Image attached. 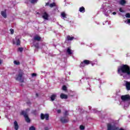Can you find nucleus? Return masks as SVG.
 I'll return each mask as SVG.
<instances>
[{
    "label": "nucleus",
    "instance_id": "f257e3e1",
    "mask_svg": "<svg viewBox=\"0 0 130 130\" xmlns=\"http://www.w3.org/2000/svg\"><path fill=\"white\" fill-rule=\"evenodd\" d=\"M117 73L120 76H122L124 79L126 78V76L130 77V67L126 64L119 66L117 68Z\"/></svg>",
    "mask_w": 130,
    "mask_h": 130
},
{
    "label": "nucleus",
    "instance_id": "f03ea898",
    "mask_svg": "<svg viewBox=\"0 0 130 130\" xmlns=\"http://www.w3.org/2000/svg\"><path fill=\"white\" fill-rule=\"evenodd\" d=\"M23 75L24 73H23L22 71H19V74L16 75V78H15V79L16 81H20L21 83H24V79H22Z\"/></svg>",
    "mask_w": 130,
    "mask_h": 130
},
{
    "label": "nucleus",
    "instance_id": "7ed1b4c3",
    "mask_svg": "<svg viewBox=\"0 0 130 130\" xmlns=\"http://www.w3.org/2000/svg\"><path fill=\"white\" fill-rule=\"evenodd\" d=\"M20 114H21V115H23V116H24V117L25 119V121L26 122H27L28 123L31 122V120L29 118V116H28V114H27V112L26 111H21Z\"/></svg>",
    "mask_w": 130,
    "mask_h": 130
},
{
    "label": "nucleus",
    "instance_id": "20e7f679",
    "mask_svg": "<svg viewBox=\"0 0 130 130\" xmlns=\"http://www.w3.org/2000/svg\"><path fill=\"white\" fill-rule=\"evenodd\" d=\"M91 63V61L89 60H84L83 61L81 62L80 63V68H84L85 66H88Z\"/></svg>",
    "mask_w": 130,
    "mask_h": 130
},
{
    "label": "nucleus",
    "instance_id": "39448f33",
    "mask_svg": "<svg viewBox=\"0 0 130 130\" xmlns=\"http://www.w3.org/2000/svg\"><path fill=\"white\" fill-rule=\"evenodd\" d=\"M118 128L115 126V125H112L111 124H108L107 125V130H117Z\"/></svg>",
    "mask_w": 130,
    "mask_h": 130
},
{
    "label": "nucleus",
    "instance_id": "423d86ee",
    "mask_svg": "<svg viewBox=\"0 0 130 130\" xmlns=\"http://www.w3.org/2000/svg\"><path fill=\"white\" fill-rule=\"evenodd\" d=\"M41 119L43 120L44 119H46V120H49V114H41Z\"/></svg>",
    "mask_w": 130,
    "mask_h": 130
},
{
    "label": "nucleus",
    "instance_id": "0eeeda50",
    "mask_svg": "<svg viewBox=\"0 0 130 130\" xmlns=\"http://www.w3.org/2000/svg\"><path fill=\"white\" fill-rule=\"evenodd\" d=\"M121 99L122 100V101H129L130 96L128 94L122 95L121 96Z\"/></svg>",
    "mask_w": 130,
    "mask_h": 130
},
{
    "label": "nucleus",
    "instance_id": "6e6552de",
    "mask_svg": "<svg viewBox=\"0 0 130 130\" xmlns=\"http://www.w3.org/2000/svg\"><path fill=\"white\" fill-rule=\"evenodd\" d=\"M34 41H41V37L38 35L35 36L32 39V42H34Z\"/></svg>",
    "mask_w": 130,
    "mask_h": 130
},
{
    "label": "nucleus",
    "instance_id": "1a4fd4ad",
    "mask_svg": "<svg viewBox=\"0 0 130 130\" xmlns=\"http://www.w3.org/2000/svg\"><path fill=\"white\" fill-rule=\"evenodd\" d=\"M60 120L62 123H67L69 122V118H67L66 117H62Z\"/></svg>",
    "mask_w": 130,
    "mask_h": 130
},
{
    "label": "nucleus",
    "instance_id": "9d476101",
    "mask_svg": "<svg viewBox=\"0 0 130 130\" xmlns=\"http://www.w3.org/2000/svg\"><path fill=\"white\" fill-rule=\"evenodd\" d=\"M48 6H49L50 8H53V7H56V4L54 2L51 3L50 4H49V2L46 3L45 6L47 7Z\"/></svg>",
    "mask_w": 130,
    "mask_h": 130
},
{
    "label": "nucleus",
    "instance_id": "9b49d317",
    "mask_svg": "<svg viewBox=\"0 0 130 130\" xmlns=\"http://www.w3.org/2000/svg\"><path fill=\"white\" fill-rule=\"evenodd\" d=\"M48 17H49V15H48V14H47V12H45L42 15V18L44 19V20H48Z\"/></svg>",
    "mask_w": 130,
    "mask_h": 130
},
{
    "label": "nucleus",
    "instance_id": "f8f14e48",
    "mask_svg": "<svg viewBox=\"0 0 130 130\" xmlns=\"http://www.w3.org/2000/svg\"><path fill=\"white\" fill-rule=\"evenodd\" d=\"M75 39V38L74 37H71L70 36H67L66 38V41H72V40H74Z\"/></svg>",
    "mask_w": 130,
    "mask_h": 130
},
{
    "label": "nucleus",
    "instance_id": "ddd939ff",
    "mask_svg": "<svg viewBox=\"0 0 130 130\" xmlns=\"http://www.w3.org/2000/svg\"><path fill=\"white\" fill-rule=\"evenodd\" d=\"M14 128L15 130L19 129V125L18 124V122L17 121H15L14 123Z\"/></svg>",
    "mask_w": 130,
    "mask_h": 130
},
{
    "label": "nucleus",
    "instance_id": "4468645a",
    "mask_svg": "<svg viewBox=\"0 0 130 130\" xmlns=\"http://www.w3.org/2000/svg\"><path fill=\"white\" fill-rule=\"evenodd\" d=\"M60 97L61 99H68V95L63 93H61Z\"/></svg>",
    "mask_w": 130,
    "mask_h": 130
},
{
    "label": "nucleus",
    "instance_id": "2eb2a0df",
    "mask_svg": "<svg viewBox=\"0 0 130 130\" xmlns=\"http://www.w3.org/2000/svg\"><path fill=\"white\" fill-rule=\"evenodd\" d=\"M126 4V1L125 0H120L119 2V4L121 6H124Z\"/></svg>",
    "mask_w": 130,
    "mask_h": 130
},
{
    "label": "nucleus",
    "instance_id": "dca6fc26",
    "mask_svg": "<svg viewBox=\"0 0 130 130\" xmlns=\"http://www.w3.org/2000/svg\"><path fill=\"white\" fill-rule=\"evenodd\" d=\"M125 87H126V89L128 91H129V90H130V82H126Z\"/></svg>",
    "mask_w": 130,
    "mask_h": 130
},
{
    "label": "nucleus",
    "instance_id": "f3484780",
    "mask_svg": "<svg viewBox=\"0 0 130 130\" xmlns=\"http://www.w3.org/2000/svg\"><path fill=\"white\" fill-rule=\"evenodd\" d=\"M1 15L3 17H4L6 19V18H7V10H5L4 11H2Z\"/></svg>",
    "mask_w": 130,
    "mask_h": 130
},
{
    "label": "nucleus",
    "instance_id": "a211bd4d",
    "mask_svg": "<svg viewBox=\"0 0 130 130\" xmlns=\"http://www.w3.org/2000/svg\"><path fill=\"white\" fill-rule=\"evenodd\" d=\"M79 12H80V13H85V8L84 7H80L79 8Z\"/></svg>",
    "mask_w": 130,
    "mask_h": 130
},
{
    "label": "nucleus",
    "instance_id": "6ab92c4d",
    "mask_svg": "<svg viewBox=\"0 0 130 130\" xmlns=\"http://www.w3.org/2000/svg\"><path fill=\"white\" fill-rule=\"evenodd\" d=\"M67 52V53H68V54H69V55L73 54V52H72V50L70 48H68Z\"/></svg>",
    "mask_w": 130,
    "mask_h": 130
},
{
    "label": "nucleus",
    "instance_id": "aec40b11",
    "mask_svg": "<svg viewBox=\"0 0 130 130\" xmlns=\"http://www.w3.org/2000/svg\"><path fill=\"white\" fill-rule=\"evenodd\" d=\"M56 97V94H52L50 97V99L51 101H54Z\"/></svg>",
    "mask_w": 130,
    "mask_h": 130
},
{
    "label": "nucleus",
    "instance_id": "412c9836",
    "mask_svg": "<svg viewBox=\"0 0 130 130\" xmlns=\"http://www.w3.org/2000/svg\"><path fill=\"white\" fill-rule=\"evenodd\" d=\"M61 17H62V18H67V14L64 12H61Z\"/></svg>",
    "mask_w": 130,
    "mask_h": 130
},
{
    "label": "nucleus",
    "instance_id": "4be33fe9",
    "mask_svg": "<svg viewBox=\"0 0 130 130\" xmlns=\"http://www.w3.org/2000/svg\"><path fill=\"white\" fill-rule=\"evenodd\" d=\"M16 45L19 46L20 44H21V41H20V39H18L17 40V38H16Z\"/></svg>",
    "mask_w": 130,
    "mask_h": 130
},
{
    "label": "nucleus",
    "instance_id": "5701e85b",
    "mask_svg": "<svg viewBox=\"0 0 130 130\" xmlns=\"http://www.w3.org/2000/svg\"><path fill=\"white\" fill-rule=\"evenodd\" d=\"M29 2L31 4H34L37 3L38 0H29Z\"/></svg>",
    "mask_w": 130,
    "mask_h": 130
},
{
    "label": "nucleus",
    "instance_id": "b1692460",
    "mask_svg": "<svg viewBox=\"0 0 130 130\" xmlns=\"http://www.w3.org/2000/svg\"><path fill=\"white\" fill-rule=\"evenodd\" d=\"M35 47H36V48H37V49H38L39 48V44L38 43H37L36 44L34 45Z\"/></svg>",
    "mask_w": 130,
    "mask_h": 130
},
{
    "label": "nucleus",
    "instance_id": "393cba45",
    "mask_svg": "<svg viewBox=\"0 0 130 130\" xmlns=\"http://www.w3.org/2000/svg\"><path fill=\"white\" fill-rule=\"evenodd\" d=\"M68 88L67 87V86L66 85H63L62 87V90H63V91H67Z\"/></svg>",
    "mask_w": 130,
    "mask_h": 130
},
{
    "label": "nucleus",
    "instance_id": "a878e982",
    "mask_svg": "<svg viewBox=\"0 0 130 130\" xmlns=\"http://www.w3.org/2000/svg\"><path fill=\"white\" fill-rule=\"evenodd\" d=\"M31 113H32L33 114H35V115H36V114H37V110H33L31 112Z\"/></svg>",
    "mask_w": 130,
    "mask_h": 130
},
{
    "label": "nucleus",
    "instance_id": "bb28decb",
    "mask_svg": "<svg viewBox=\"0 0 130 130\" xmlns=\"http://www.w3.org/2000/svg\"><path fill=\"white\" fill-rule=\"evenodd\" d=\"M29 130H36V128L34 126H31L29 128Z\"/></svg>",
    "mask_w": 130,
    "mask_h": 130
},
{
    "label": "nucleus",
    "instance_id": "cd10ccee",
    "mask_svg": "<svg viewBox=\"0 0 130 130\" xmlns=\"http://www.w3.org/2000/svg\"><path fill=\"white\" fill-rule=\"evenodd\" d=\"M23 48L22 47L18 48V51H20V52H23Z\"/></svg>",
    "mask_w": 130,
    "mask_h": 130
},
{
    "label": "nucleus",
    "instance_id": "c85d7f7f",
    "mask_svg": "<svg viewBox=\"0 0 130 130\" xmlns=\"http://www.w3.org/2000/svg\"><path fill=\"white\" fill-rule=\"evenodd\" d=\"M14 64H16L17 66H19V64H20V62L15 60V61H14Z\"/></svg>",
    "mask_w": 130,
    "mask_h": 130
},
{
    "label": "nucleus",
    "instance_id": "c756f323",
    "mask_svg": "<svg viewBox=\"0 0 130 130\" xmlns=\"http://www.w3.org/2000/svg\"><path fill=\"white\" fill-rule=\"evenodd\" d=\"M80 128L81 130H84V129H85V126H84V125H81L80 126Z\"/></svg>",
    "mask_w": 130,
    "mask_h": 130
},
{
    "label": "nucleus",
    "instance_id": "7c9ffc66",
    "mask_svg": "<svg viewBox=\"0 0 130 130\" xmlns=\"http://www.w3.org/2000/svg\"><path fill=\"white\" fill-rule=\"evenodd\" d=\"M64 116H68V115H69V112H68V111H66L64 113Z\"/></svg>",
    "mask_w": 130,
    "mask_h": 130
},
{
    "label": "nucleus",
    "instance_id": "2f4dec72",
    "mask_svg": "<svg viewBox=\"0 0 130 130\" xmlns=\"http://www.w3.org/2000/svg\"><path fill=\"white\" fill-rule=\"evenodd\" d=\"M126 18H130V14L129 13H126L125 14Z\"/></svg>",
    "mask_w": 130,
    "mask_h": 130
},
{
    "label": "nucleus",
    "instance_id": "473e14b6",
    "mask_svg": "<svg viewBox=\"0 0 130 130\" xmlns=\"http://www.w3.org/2000/svg\"><path fill=\"white\" fill-rule=\"evenodd\" d=\"M37 76V74L36 73H32L31 74V77H36Z\"/></svg>",
    "mask_w": 130,
    "mask_h": 130
},
{
    "label": "nucleus",
    "instance_id": "72a5a7b5",
    "mask_svg": "<svg viewBox=\"0 0 130 130\" xmlns=\"http://www.w3.org/2000/svg\"><path fill=\"white\" fill-rule=\"evenodd\" d=\"M10 31L11 33V34H14V29L13 28H11L10 29Z\"/></svg>",
    "mask_w": 130,
    "mask_h": 130
},
{
    "label": "nucleus",
    "instance_id": "f704fd0d",
    "mask_svg": "<svg viewBox=\"0 0 130 130\" xmlns=\"http://www.w3.org/2000/svg\"><path fill=\"white\" fill-rule=\"evenodd\" d=\"M119 12H120L121 13H124V11H123L122 10V8H119Z\"/></svg>",
    "mask_w": 130,
    "mask_h": 130
},
{
    "label": "nucleus",
    "instance_id": "c9c22d12",
    "mask_svg": "<svg viewBox=\"0 0 130 130\" xmlns=\"http://www.w3.org/2000/svg\"><path fill=\"white\" fill-rule=\"evenodd\" d=\"M57 112L59 114L61 112V110L60 109L57 110Z\"/></svg>",
    "mask_w": 130,
    "mask_h": 130
},
{
    "label": "nucleus",
    "instance_id": "e433bc0d",
    "mask_svg": "<svg viewBox=\"0 0 130 130\" xmlns=\"http://www.w3.org/2000/svg\"><path fill=\"white\" fill-rule=\"evenodd\" d=\"M127 24H130V19H127Z\"/></svg>",
    "mask_w": 130,
    "mask_h": 130
},
{
    "label": "nucleus",
    "instance_id": "4c0bfd02",
    "mask_svg": "<svg viewBox=\"0 0 130 130\" xmlns=\"http://www.w3.org/2000/svg\"><path fill=\"white\" fill-rule=\"evenodd\" d=\"M3 63V60L0 59V64H2Z\"/></svg>",
    "mask_w": 130,
    "mask_h": 130
},
{
    "label": "nucleus",
    "instance_id": "58836bf2",
    "mask_svg": "<svg viewBox=\"0 0 130 130\" xmlns=\"http://www.w3.org/2000/svg\"><path fill=\"white\" fill-rule=\"evenodd\" d=\"M49 129H48V127H45V130H48Z\"/></svg>",
    "mask_w": 130,
    "mask_h": 130
},
{
    "label": "nucleus",
    "instance_id": "ea45409f",
    "mask_svg": "<svg viewBox=\"0 0 130 130\" xmlns=\"http://www.w3.org/2000/svg\"><path fill=\"white\" fill-rule=\"evenodd\" d=\"M116 14V12H113V15H115Z\"/></svg>",
    "mask_w": 130,
    "mask_h": 130
},
{
    "label": "nucleus",
    "instance_id": "a19ab883",
    "mask_svg": "<svg viewBox=\"0 0 130 130\" xmlns=\"http://www.w3.org/2000/svg\"><path fill=\"white\" fill-rule=\"evenodd\" d=\"M13 44H16V42H15L14 41H13Z\"/></svg>",
    "mask_w": 130,
    "mask_h": 130
},
{
    "label": "nucleus",
    "instance_id": "79ce46f5",
    "mask_svg": "<svg viewBox=\"0 0 130 130\" xmlns=\"http://www.w3.org/2000/svg\"><path fill=\"white\" fill-rule=\"evenodd\" d=\"M119 130H124V129H123L122 128H120V129H119Z\"/></svg>",
    "mask_w": 130,
    "mask_h": 130
},
{
    "label": "nucleus",
    "instance_id": "37998d69",
    "mask_svg": "<svg viewBox=\"0 0 130 130\" xmlns=\"http://www.w3.org/2000/svg\"><path fill=\"white\" fill-rule=\"evenodd\" d=\"M27 104H31V103H30V102H27Z\"/></svg>",
    "mask_w": 130,
    "mask_h": 130
},
{
    "label": "nucleus",
    "instance_id": "c03bdc74",
    "mask_svg": "<svg viewBox=\"0 0 130 130\" xmlns=\"http://www.w3.org/2000/svg\"><path fill=\"white\" fill-rule=\"evenodd\" d=\"M37 97H38V93H36Z\"/></svg>",
    "mask_w": 130,
    "mask_h": 130
},
{
    "label": "nucleus",
    "instance_id": "a18cd8bd",
    "mask_svg": "<svg viewBox=\"0 0 130 130\" xmlns=\"http://www.w3.org/2000/svg\"><path fill=\"white\" fill-rule=\"evenodd\" d=\"M21 86H23V84H21Z\"/></svg>",
    "mask_w": 130,
    "mask_h": 130
}]
</instances>
